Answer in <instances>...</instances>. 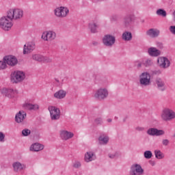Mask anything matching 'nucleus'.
<instances>
[{
  "label": "nucleus",
  "instance_id": "79ce46f5",
  "mask_svg": "<svg viewBox=\"0 0 175 175\" xmlns=\"http://www.w3.org/2000/svg\"><path fill=\"white\" fill-rule=\"evenodd\" d=\"M170 31L173 33V35H175V26H170Z\"/></svg>",
  "mask_w": 175,
  "mask_h": 175
},
{
  "label": "nucleus",
  "instance_id": "6ab92c4d",
  "mask_svg": "<svg viewBox=\"0 0 175 175\" xmlns=\"http://www.w3.org/2000/svg\"><path fill=\"white\" fill-rule=\"evenodd\" d=\"M75 136V134L70 131H60V137L62 140H69V139H72Z\"/></svg>",
  "mask_w": 175,
  "mask_h": 175
},
{
  "label": "nucleus",
  "instance_id": "7ed1b4c3",
  "mask_svg": "<svg viewBox=\"0 0 175 175\" xmlns=\"http://www.w3.org/2000/svg\"><path fill=\"white\" fill-rule=\"evenodd\" d=\"M0 27L4 31H10L12 27H13L12 20L9 19L8 16L1 17L0 18Z\"/></svg>",
  "mask_w": 175,
  "mask_h": 175
},
{
  "label": "nucleus",
  "instance_id": "f8f14e48",
  "mask_svg": "<svg viewBox=\"0 0 175 175\" xmlns=\"http://www.w3.org/2000/svg\"><path fill=\"white\" fill-rule=\"evenodd\" d=\"M130 173L131 175H142L144 173V170L141 165L133 164L131 167Z\"/></svg>",
  "mask_w": 175,
  "mask_h": 175
},
{
  "label": "nucleus",
  "instance_id": "2eb2a0df",
  "mask_svg": "<svg viewBox=\"0 0 175 175\" xmlns=\"http://www.w3.org/2000/svg\"><path fill=\"white\" fill-rule=\"evenodd\" d=\"M147 134L150 136H162V135H165V131L155 128H150L148 129Z\"/></svg>",
  "mask_w": 175,
  "mask_h": 175
},
{
  "label": "nucleus",
  "instance_id": "c9c22d12",
  "mask_svg": "<svg viewBox=\"0 0 175 175\" xmlns=\"http://www.w3.org/2000/svg\"><path fill=\"white\" fill-rule=\"evenodd\" d=\"M94 122L96 125H100L103 123V119H102V118H96Z\"/></svg>",
  "mask_w": 175,
  "mask_h": 175
},
{
  "label": "nucleus",
  "instance_id": "37998d69",
  "mask_svg": "<svg viewBox=\"0 0 175 175\" xmlns=\"http://www.w3.org/2000/svg\"><path fill=\"white\" fill-rule=\"evenodd\" d=\"M157 46L158 49H163V44L162 42H157Z\"/></svg>",
  "mask_w": 175,
  "mask_h": 175
},
{
  "label": "nucleus",
  "instance_id": "4468645a",
  "mask_svg": "<svg viewBox=\"0 0 175 175\" xmlns=\"http://www.w3.org/2000/svg\"><path fill=\"white\" fill-rule=\"evenodd\" d=\"M4 61L7 63V65H9L10 66H16L18 62L16 56L13 55L5 56Z\"/></svg>",
  "mask_w": 175,
  "mask_h": 175
},
{
  "label": "nucleus",
  "instance_id": "de8ad7c7",
  "mask_svg": "<svg viewBox=\"0 0 175 175\" xmlns=\"http://www.w3.org/2000/svg\"><path fill=\"white\" fill-rule=\"evenodd\" d=\"M137 68H141L142 67V63H137Z\"/></svg>",
  "mask_w": 175,
  "mask_h": 175
},
{
  "label": "nucleus",
  "instance_id": "9b49d317",
  "mask_svg": "<svg viewBox=\"0 0 175 175\" xmlns=\"http://www.w3.org/2000/svg\"><path fill=\"white\" fill-rule=\"evenodd\" d=\"M157 64L160 68L166 69L170 66V61L167 57H159L157 59Z\"/></svg>",
  "mask_w": 175,
  "mask_h": 175
},
{
  "label": "nucleus",
  "instance_id": "a19ab883",
  "mask_svg": "<svg viewBox=\"0 0 175 175\" xmlns=\"http://www.w3.org/2000/svg\"><path fill=\"white\" fill-rule=\"evenodd\" d=\"M0 142L1 143H3L5 142V134L3 133L0 132Z\"/></svg>",
  "mask_w": 175,
  "mask_h": 175
},
{
  "label": "nucleus",
  "instance_id": "412c9836",
  "mask_svg": "<svg viewBox=\"0 0 175 175\" xmlns=\"http://www.w3.org/2000/svg\"><path fill=\"white\" fill-rule=\"evenodd\" d=\"M3 92L5 93V96H8V98H14L17 95V91L13 89H3Z\"/></svg>",
  "mask_w": 175,
  "mask_h": 175
},
{
  "label": "nucleus",
  "instance_id": "20e7f679",
  "mask_svg": "<svg viewBox=\"0 0 175 175\" xmlns=\"http://www.w3.org/2000/svg\"><path fill=\"white\" fill-rule=\"evenodd\" d=\"M25 79V73L23 71H14L11 74L12 83H21Z\"/></svg>",
  "mask_w": 175,
  "mask_h": 175
},
{
  "label": "nucleus",
  "instance_id": "393cba45",
  "mask_svg": "<svg viewBox=\"0 0 175 175\" xmlns=\"http://www.w3.org/2000/svg\"><path fill=\"white\" fill-rule=\"evenodd\" d=\"M96 158L95 154L92 152H88L85 154V162H91L92 161H94Z\"/></svg>",
  "mask_w": 175,
  "mask_h": 175
},
{
  "label": "nucleus",
  "instance_id": "0eeeda50",
  "mask_svg": "<svg viewBox=\"0 0 175 175\" xmlns=\"http://www.w3.org/2000/svg\"><path fill=\"white\" fill-rule=\"evenodd\" d=\"M139 83L144 87L151 84V76L148 72H143L139 76Z\"/></svg>",
  "mask_w": 175,
  "mask_h": 175
},
{
  "label": "nucleus",
  "instance_id": "b1692460",
  "mask_svg": "<svg viewBox=\"0 0 175 175\" xmlns=\"http://www.w3.org/2000/svg\"><path fill=\"white\" fill-rule=\"evenodd\" d=\"M44 148V146L38 143L33 144L30 147L31 151H36V152L42 151V150H43Z\"/></svg>",
  "mask_w": 175,
  "mask_h": 175
},
{
  "label": "nucleus",
  "instance_id": "f257e3e1",
  "mask_svg": "<svg viewBox=\"0 0 175 175\" xmlns=\"http://www.w3.org/2000/svg\"><path fill=\"white\" fill-rule=\"evenodd\" d=\"M161 118L163 121H173L175 118V111L170 108H165L162 111Z\"/></svg>",
  "mask_w": 175,
  "mask_h": 175
},
{
  "label": "nucleus",
  "instance_id": "4c0bfd02",
  "mask_svg": "<svg viewBox=\"0 0 175 175\" xmlns=\"http://www.w3.org/2000/svg\"><path fill=\"white\" fill-rule=\"evenodd\" d=\"M81 167V163L80 161H75L73 164V167H75L76 169H79V167Z\"/></svg>",
  "mask_w": 175,
  "mask_h": 175
},
{
  "label": "nucleus",
  "instance_id": "864d4df0",
  "mask_svg": "<svg viewBox=\"0 0 175 175\" xmlns=\"http://www.w3.org/2000/svg\"><path fill=\"white\" fill-rule=\"evenodd\" d=\"M152 166H154V163H152Z\"/></svg>",
  "mask_w": 175,
  "mask_h": 175
},
{
  "label": "nucleus",
  "instance_id": "423d86ee",
  "mask_svg": "<svg viewBox=\"0 0 175 175\" xmlns=\"http://www.w3.org/2000/svg\"><path fill=\"white\" fill-rule=\"evenodd\" d=\"M57 38V33L53 31H46L42 33L41 38L45 42H51Z\"/></svg>",
  "mask_w": 175,
  "mask_h": 175
},
{
  "label": "nucleus",
  "instance_id": "a211bd4d",
  "mask_svg": "<svg viewBox=\"0 0 175 175\" xmlns=\"http://www.w3.org/2000/svg\"><path fill=\"white\" fill-rule=\"evenodd\" d=\"M25 118H27V113L24 111H20L15 116V121L18 122V124H20L24 122Z\"/></svg>",
  "mask_w": 175,
  "mask_h": 175
},
{
  "label": "nucleus",
  "instance_id": "a878e982",
  "mask_svg": "<svg viewBox=\"0 0 175 175\" xmlns=\"http://www.w3.org/2000/svg\"><path fill=\"white\" fill-rule=\"evenodd\" d=\"M98 27L99 26L94 22L89 23V25H88V28L92 32V33H96V32H98Z\"/></svg>",
  "mask_w": 175,
  "mask_h": 175
},
{
  "label": "nucleus",
  "instance_id": "dca6fc26",
  "mask_svg": "<svg viewBox=\"0 0 175 175\" xmlns=\"http://www.w3.org/2000/svg\"><path fill=\"white\" fill-rule=\"evenodd\" d=\"M12 167L14 169V172H15L16 173H20V172H23V170H25L27 166L25 164H23L17 161V162L13 163Z\"/></svg>",
  "mask_w": 175,
  "mask_h": 175
},
{
  "label": "nucleus",
  "instance_id": "39448f33",
  "mask_svg": "<svg viewBox=\"0 0 175 175\" xmlns=\"http://www.w3.org/2000/svg\"><path fill=\"white\" fill-rule=\"evenodd\" d=\"M48 109L49 110V113L51 114V118L53 121H55L60 118L61 117V111L59 108H57L54 106L49 107Z\"/></svg>",
  "mask_w": 175,
  "mask_h": 175
},
{
  "label": "nucleus",
  "instance_id": "09e8293b",
  "mask_svg": "<svg viewBox=\"0 0 175 175\" xmlns=\"http://www.w3.org/2000/svg\"><path fill=\"white\" fill-rule=\"evenodd\" d=\"M173 16H174V21L175 22V11L173 12Z\"/></svg>",
  "mask_w": 175,
  "mask_h": 175
},
{
  "label": "nucleus",
  "instance_id": "603ef678",
  "mask_svg": "<svg viewBox=\"0 0 175 175\" xmlns=\"http://www.w3.org/2000/svg\"><path fill=\"white\" fill-rule=\"evenodd\" d=\"M115 120H118V118L117 116H116Z\"/></svg>",
  "mask_w": 175,
  "mask_h": 175
},
{
  "label": "nucleus",
  "instance_id": "bb28decb",
  "mask_svg": "<svg viewBox=\"0 0 175 175\" xmlns=\"http://www.w3.org/2000/svg\"><path fill=\"white\" fill-rule=\"evenodd\" d=\"M23 107L27 110H38L39 109V105L38 104L33 105L31 103H25L23 105Z\"/></svg>",
  "mask_w": 175,
  "mask_h": 175
},
{
  "label": "nucleus",
  "instance_id": "c03bdc74",
  "mask_svg": "<svg viewBox=\"0 0 175 175\" xmlns=\"http://www.w3.org/2000/svg\"><path fill=\"white\" fill-rule=\"evenodd\" d=\"M162 73V71L161 70H155L152 71V75H161Z\"/></svg>",
  "mask_w": 175,
  "mask_h": 175
},
{
  "label": "nucleus",
  "instance_id": "72a5a7b5",
  "mask_svg": "<svg viewBox=\"0 0 175 175\" xmlns=\"http://www.w3.org/2000/svg\"><path fill=\"white\" fill-rule=\"evenodd\" d=\"M144 155L146 159H150L152 157V152L150 150H146L144 152Z\"/></svg>",
  "mask_w": 175,
  "mask_h": 175
},
{
  "label": "nucleus",
  "instance_id": "f3484780",
  "mask_svg": "<svg viewBox=\"0 0 175 175\" xmlns=\"http://www.w3.org/2000/svg\"><path fill=\"white\" fill-rule=\"evenodd\" d=\"M32 59L38 62H51V59L39 54L33 55Z\"/></svg>",
  "mask_w": 175,
  "mask_h": 175
},
{
  "label": "nucleus",
  "instance_id": "ea45409f",
  "mask_svg": "<svg viewBox=\"0 0 175 175\" xmlns=\"http://www.w3.org/2000/svg\"><path fill=\"white\" fill-rule=\"evenodd\" d=\"M118 152H115L112 154H109V157L111 158V159H114L116 158H118Z\"/></svg>",
  "mask_w": 175,
  "mask_h": 175
},
{
  "label": "nucleus",
  "instance_id": "f704fd0d",
  "mask_svg": "<svg viewBox=\"0 0 175 175\" xmlns=\"http://www.w3.org/2000/svg\"><path fill=\"white\" fill-rule=\"evenodd\" d=\"M22 135L23 136H29V135H31V130L28 129H25L22 131Z\"/></svg>",
  "mask_w": 175,
  "mask_h": 175
},
{
  "label": "nucleus",
  "instance_id": "58836bf2",
  "mask_svg": "<svg viewBox=\"0 0 175 175\" xmlns=\"http://www.w3.org/2000/svg\"><path fill=\"white\" fill-rule=\"evenodd\" d=\"M144 65H145V66H151V65H152V61L146 59L144 63Z\"/></svg>",
  "mask_w": 175,
  "mask_h": 175
},
{
  "label": "nucleus",
  "instance_id": "2f4dec72",
  "mask_svg": "<svg viewBox=\"0 0 175 175\" xmlns=\"http://www.w3.org/2000/svg\"><path fill=\"white\" fill-rule=\"evenodd\" d=\"M154 155H155L156 158H157V159H162V158H163V157H165L163 155V153H162V152H161V150H155Z\"/></svg>",
  "mask_w": 175,
  "mask_h": 175
},
{
  "label": "nucleus",
  "instance_id": "4be33fe9",
  "mask_svg": "<svg viewBox=\"0 0 175 175\" xmlns=\"http://www.w3.org/2000/svg\"><path fill=\"white\" fill-rule=\"evenodd\" d=\"M148 53L151 57H158L161 55V51L157 49L155 47H150L148 49Z\"/></svg>",
  "mask_w": 175,
  "mask_h": 175
},
{
  "label": "nucleus",
  "instance_id": "cd10ccee",
  "mask_svg": "<svg viewBox=\"0 0 175 175\" xmlns=\"http://www.w3.org/2000/svg\"><path fill=\"white\" fill-rule=\"evenodd\" d=\"M66 96V92L64 90H59L54 94V97L56 99H64Z\"/></svg>",
  "mask_w": 175,
  "mask_h": 175
},
{
  "label": "nucleus",
  "instance_id": "6e6552de",
  "mask_svg": "<svg viewBox=\"0 0 175 175\" xmlns=\"http://www.w3.org/2000/svg\"><path fill=\"white\" fill-rule=\"evenodd\" d=\"M108 96L109 92L105 88H100L94 94V98H96V99H99V100L106 99Z\"/></svg>",
  "mask_w": 175,
  "mask_h": 175
},
{
  "label": "nucleus",
  "instance_id": "ddd939ff",
  "mask_svg": "<svg viewBox=\"0 0 175 175\" xmlns=\"http://www.w3.org/2000/svg\"><path fill=\"white\" fill-rule=\"evenodd\" d=\"M36 45H35L34 42H29L24 45L23 47V54H29L35 50Z\"/></svg>",
  "mask_w": 175,
  "mask_h": 175
},
{
  "label": "nucleus",
  "instance_id": "3c124183",
  "mask_svg": "<svg viewBox=\"0 0 175 175\" xmlns=\"http://www.w3.org/2000/svg\"><path fill=\"white\" fill-rule=\"evenodd\" d=\"M55 80L57 83H59V80H58V79H55Z\"/></svg>",
  "mask_w": 175,
  "mask_h": 175
},
{
  "label": "nucleus",
  "instance_id": "a18cd8bd",
  "mask_svg": "<svg viewBox=\"0 0 175 175\" xmlns=\"http://www.w3.org/2000/svg\"><path fill=\"white\" fill-rule=\"evenodd\" d=\"M136 131H138V132H143V131H144V128L138 126L136 128Z\"/></svg>",
  "mask_w": 175,
  "mask_h": 175
},
{
  "label": "nucleus",
  "instance_id": "8fccbe9b",
  "mask_svg": "<svg viewBox=\"0 0 175 175\" xmlns=\"http://www.w3.org/2000/svg\"><path fill=\"white\" fill-rule=\"evenodd\" d=\"M107 122H111L112 120H111V119L109 118V119H107Z\"/></svg>",
  "mask_w": 175,
  "mask_h": 175
},
{
  "label": "nucleus",
  "instance_id": "9d476101",
  "mask_svg": "<svg viewBox=\"0 0 175 175\" xmlns=\"http://www.w3.org/2000/svg\"><path fill=\"white\" fill-rule=\"evenodd\" d=\"M103 43L106 47H112L116 43V37L109 34L105 35L103 38Z\"/></svg>",
  "mask_w": 175,
  "mask_h": 175
},
{
  "label": "nucleus",
  "instance_id": "473e14b6",
  "mask_svg": "<svg viewBox=\"0 0 175 175\" xmlns=\"http://www.w3.org/2000/svg\"><path fill=\"white\" fill-rule=\"evenodd\" d=\"M157 16H161L162 17H166V11L163 9H159L157 10Z\"/></svg>",
  "mask_w": 175,
  "mask_h": 175
},
{
  "label": "nucleus",
  "instance_id": "c756f323",
  "mask_svg": "<svg viewBox=\"0 0 175 175\" xmlns=\"http://www.w3.org/2000/svg\"><path fill=\"white\" fill-rule=\"evenodd\" d=\"M122 39L123 40H132V33L129 31H125L122 34Z\"/></svg>",
  "mask_w": 175,
  "mask_h": 175
},
{
  "label": "nucleus",
  "instance_id": "aec40b11",
  "mask_svg": "<svg viewBox=\"0 0 175 175\" xmlns=\"http://www.w3.org/2000/svg\"><path fill=\"white\" fill-rule=\"evenodd\" d=\"M160 31L157 29H150L146 31V35L150 38H158L159 36Z\"/></svg>",
  "mask_w": 175,
  "mask_h": 175
},
{
  "label": "nucleus",
  "instance_id": "1a4fd4ad",
  "mask_svg": "<svg viewBox=\"0 0 175 175\" xmlns=\"http://www.w3.org/2000/svg\"><path fill=\"white\" fill-rule=\"evenodd\" d=\"M54 13L57 17L63 18L64 17H66V16H68L69 10L65 7H59L54 10Z\"/></svg>",
  "mask_w": 175,
  "mask_h": 175
},
{
  "label": "nucleus",
  "instance_id": "5701e85b",
  "mask_svg": "<svg viewBox=\"0 0 175 175\" xmlns=\"http://www.w3.org/2000/svg\"><path fill=\"white\" fill-rule=\"evenodd\" d=\"M156 84L159 90H160V91H165V80H163L161 78H157L156 79Z\"/></svg>",
  "mask_w": 175,
  "mask_h": 175
},
{
  "label": "nucleus",
  "instance_id": "7c9ffc66",
  "mask_svg": "<svg viewBox=\"0 0 175 175\" xmlns=\"http://www.w3.org/2000/svg\"><path fill=\"white\" fill-rule=\"evenodd\" d=\"M100 144H107L109 143V137L101 135L98 138Z\"/></svg>",
  "mask_w": 175,
  "mask_h": 175
},
{
  "label": "nucleus",
  "instance_id": "f03ea898",
  "mask_svg": "<svg viewBox=\"0 0 175 175\" xmlns=\"http://www.w3.org/2000/svg\"><path fill=\"white\" fill-rule=\"evenodd\" d=\"M24 15L23 10L18 8L11 9L8 12V18L10 20H18Z\"/></svg>",
  "mask_w": 175,
  "mask_h": 175
},
{
  "label": "nucleus",
  "instance_id": "e433bc0d",
  "mask_svg": "<svg viewBox=\"0 0 175 175\" xmlns=\"http://www.w3.org/2000/svg\"><path fill=\"white\" fill-rule=\"evenodd\" d=\"M6 65L8 64L6 62H5L4 59H3V61H0V69H5Z\"/></svg>",
  "mask_w": 175,
  "mask_h": 175
},
{
  "label": "nucleus",
  "instance_id": "c85d7f7f",
  "mask_svg": "<svg viewBox=\"0 0 175 175\" xmlns=\"http://www.w3.org/2000/svg\"><path fill=\"white\" fill-rule=\"evenodd\" d=\"M132 16L129 15L126 16L124 19V24L125 27H129V25H132Z\"/></svg>",
  "mask_w": 175,
  "mask_h": 175
},
{
  "label": "nucleus",
  "instance_id": "49530a36",
  "mask_svg": "<svg viewBox=\"0 0 175 175\" xmlns=\"http://www.w3.org/2000/svg\"><path fill=\"white\" fill-rule=\"evenodd\" d=\"M163 146H167V144H169V141L167 139H163Z\"/></svg>",
  "mask_w": 175,
  "mask_h": 175
}]
</instances>
